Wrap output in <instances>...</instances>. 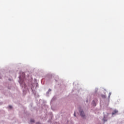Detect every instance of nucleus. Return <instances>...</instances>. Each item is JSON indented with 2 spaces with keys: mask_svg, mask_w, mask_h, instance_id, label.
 I'll list each match as a JSON object with an SVG mask.
<instances>
[{
  "mask_svg": "<svg viewBox=\"0 0 124 124\" xmlns=\"http://www.w3.org/2000/svg\"><path fill=\"white\" fill-rule=\"evenodd\" d=\"M79 112H80V114L82 117H85V114H84L83 111H82V110H79Z\"/></svg>",
  "mask_w": 124,
  "mask_h": 124,
  "instance_id": "nucleus-2",
  "label": "nucleus"
},
{
  "mask_svg": "<svg viewBox=\"0 0 124 124\" xmlns=\"http://www.w3.org/2000/svg\"><path fill=\"white\" fill-rule=\"evenodd\" d=\"M24 78H23V79H20V80L19 81V83L20 84V85L22 86H23L24 85H25V84L24 83Z\"/></svg>",
  "mask_w": 124,
  "mask_h": 124,
  "instance_id": "nucleus-1",
  "label": "nucleus"
},
{
  "mask_svg": "<svg viewBox=\"0 0 124 124\" xmlns=\"http://www.w3.org/2000/svg\"><path fill=\"white\" fill-rule=\"evenodd\" d=\"M30 122L31 123H34V120H33V119H31V120H30Z\"/></svg>",
  "mask_w": 124,
  "mask_h": 124,
  "instance_id": "nucleus-4",
  "label": "nucleus"
},
{
  "mask_svg": "<svg viewBox=\"0 0 124 124\" xmlns=\"http://www.w3.org/2000/svg\"><path fill=\"white\" fill-rule=\"evenodd\" d=\"M9 108L10 109H11V108H12V107L11 106H9Z\"/></svg>",
  "mask_w": 124,
  "mask_h": 124,
  "instance_id": "nucleus-5",
  "label": "nucleus"
},
{
  "mask_svg": "<svg viewBox=\"0 0 124 124\" xmlns=\"http://www.w3.org/2000/svg\"><path fill=\"white\" fill-rule=\"evenodd\" d=\"M74 116L76 117V113L74 112Z\"/></svg>",
  "mask_w": 124,
  "mask_h": 124,
  "instance_id": "nucleus-8",
  "label": "nucleus"
},
{
  "mask_svg": "<svg viewBox=\"0 0 124 124\" xmlns=\"http://www.w3.org/2000/svg\"><path fill=\"white\" fill-rule=\"evenodd\" d=\"M118 112V110H114L113 112H112V114L113 115Z\"/></svg>",
  "mask_w": 124,
  "mask_h": 124,
  "instance_id": "nucleus-3",
  "label": "nucleus"
},
{
  "mask_svg": "<svg viewBox=\"0 0 124 124\" xmlns=\"http://www.w3.org/2000/svg\"><path fill=\"white\" fill-rule=\"evenodd\" d=\"M103 120H104V122H106L107 121V120H106L105 118L103 119Z\"/></svg>",
  "mask_w": 124,
  "mask_h": 124,
  "instance_id": "nucleus-6",
  "label": "nucleus"
},
{
  "mask_svg": "<svg viewBox=\"0 0 124 124\" xmlns=\"http://www.w3.org/2000/svg\"><path fill=\"white\" fill-rule=\"evenodd\" d=\"M36 124H40V123H39V122H37Z\"/></svg>",
  "mask_w": 124,
  "mask_h": 124,
  "instance_id": "nucleus-7",
  "label": "nucleus"
}]
</instances>
